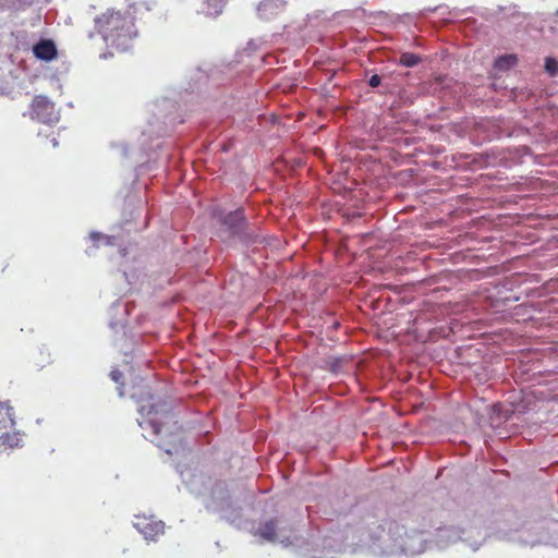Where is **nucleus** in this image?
<instances>
[{
	"instance_id": "1",
	"label": "nucleus",
	"mask_w": 558,
	"mask_h": 558,
	"mask_svg": "<svg viewBox=\"0 0 558 558\" xmlns=\"http://www.w3.org/2000/svg\"><path fill=\"white\" fill-rule=\"evenodd\" d=\"M95 28L107 47L126 50L137 32L135 19L129 11L109 9L95 19Z\"/></svg>"
},
{
	"instance_id": "11",
	"label": "nucleus",
	"mask_w": 558,
	"mask_h": 558,
	"mask_svg": "<svg viewBox=\"0 0 558 558\" xmlns=\"http://www.w3.org/2000/svg\"><path fill=\"white\" fill-rule=\"evenodd\" d=\"M421 62V58L412 52H404L400 56L399 63L407 68H412Z\"/></svg>"
},
{
	"instance_id": "12",
	"label": "nucleus",
	"mask_w": 558,
	"mask_h": 558,
	"mask_svg": "<svg viewBox=\"0 0 558 558\" xmlns=\"http://www.w3.org/2000/svg\"><path fill=\"white\" fill-rule=\"evenodd\" d=\"M545 71L550 75L555 76L558 74V61L551 57L545 60Z\"/></svg>"
},
{
	"instance_id": "9",
	"label": "nucleus",
	"mask_w": 558,
	"mask_h": 558,
	"mask_svg": "<svg viewBox=\"0 0 558 558\" xmlns=\"http://www.w3.org/2000/svg\"><path fill=\"white\" fill-rule=\"evenodd\" d=\"M256 534L266 541L274 542L277 535V521L275 519H271L264 522L258 527Z\"/></svg>"
},
{
	"instance_id": "5",
	"label": "nucleus",
	"mask_w": 558,
	"mask_h": 558,
	"mask_svg": "<svg viewBox=\"0 0 558 558\" xmlns=\"http://www.w3.org/2000/svg\"><path fill=\"white\" fill-rule=\"evenodd\" d=\"M0 433V451L7 452L23 446V436L14 427L2 429Z\"/></svg>"
},
{
	"instance_id": "14",
	"label": "nucleus",
	"mask_w": 558,
	"mask_h": 558,
	"mask_svg": "<svg viewBox=\"0 0 558 558\" xmlns=\"http://www.w3.org/2000/svg\"><path fill=\"white\" fill-rule=\"evenodd\" d=\"M149 425L155 435L159 436L163 433V429H165L163 423H158L156 420H150Z\"/></svg>"
},
{
	"instance_id": "13",
	"label": "nucleus",
	"mask_w": 558,
	"mask_h": 558,
	"mask_svg": "<svg viewBox=\"0 0 558 558\" xmlns=\"http://www.w3.org/2000/svg\"><path fill=\"white\" fill-rule=\"evenodd\" d=\"M171 436L173 437V439L171 441H169V444H166L162 440H159L157 442V446L159 448H162L168 454H172L173 450L175 449V441H177V438H178L172 433H171Z\"/></svg>"
},
{
	"instance_id": "8",
	"label": "nucleus",
	"mask_w": 558,
	"mask_h": 558,
	"mask_svg": "<svg viewBox=\"0 0 558 558\" xmlns=\"http://www.w3.org/2000/svg\"><path fill=\"white\" fill-rule=\"evenodd\" d=\"M15 427L13 408L8 402L0 401V432Z\"/></svg>"
},
{
	"instance_id": "6",
	"label": "nucleus",
	"mask_w": 558,
	"mask_h": 558,
	"mask_svg": "<svg viewBox=\"0 0 558 558\" xmlns=\"http://www.w3.org/2000/svg\"><path fill=\"white\" fill-rule=\"evenodd\" d=\"M33 53L37 59L49 62L57 58L58 50L51 39H40L33 46Z\"/></svg>"
},
{
	"instance_id": "2",
	"label": "nucleus",
	"mask_w": 558,
	"mask_h": 558,
	"mask_svg": "<svg viewBox=\"0 0 558 558\" xmlns=\"http://www.w3.org/2000/svg\"><path fill=\"white\" fill-rule=\"evenodd\" d=\"M31 116L39 122L51 123L56 120L54 104L46 96H36L31 105Z\"/></svg>"
},
{
	"instance_id": "3",
	"label": "nucleus",
	"mask_w": 558,
	"mask_h": 558,
	"mask_svg": "<svg viewBox=\"0 0 558 558\" xmlns=\"http://www.w3.org/2000/svg\"><path fill=\"white\" fill-rule=\"evenodd\" d=\"M387 526H388V531L389 533L392 534V539L397 543H399L400 547L404 550V551H411V553H420L424 549V546H423V543H424V539L422 537V533H417L415 532L414 533V536L418 537V546L415 547L413 544H412V536H409L407 533L404 534V536L400 533V530H403V526H401L398 522L396 521H388L385 523Z\"/></svg>"
},
{
	"instance_id": "16",
	"label": "nucleus",
	"mask_w": 558,
	"mask_h": 558,
	"mask_svg": "<svg viewBox=\"0 0 558 558\" xmlns=\"http://www.w3.org/2000/svg\"><path fill=\"white\" fill-rule=\"evenodd\" d=\"M90 238H92L94 241H96V240H98V239L100 238V234H99V233H96V232H93V233H90Z\"/></svg>"
},
{
	"instance_id": "10",
	"label": "nucleus",
	"mask_w": 558,
	"mask_h": 558,
	"mask_svg": "<svg viewBox=\"0 0 558 558\" xmlns=\"http://www.w3.org/2000/svg\"><path fill=\"white\" fill-rule=\"evenodd\" d=\"M518 62V58L515 54H506L501 56L495 61V68L500 71L509 70L514 66Z\"/></svg>"
},
{
	"instance_id": "7",
	"label": "nucleus",
	"mask_w": 558,
	"mask_h": 558,
	"mask_svg": "<svg viewBox=\"0 0 558 558\" xmlns=\"http://www.w3.org/2000/svg\"><path fill=\"white\" fill-rule=\"evenodd\" d=\"M222 225H225L232 233H236L241 231L245 226V217L242 209H236L232 213H229L221 220Z\"/></svg>"
},
{
	"instance_id": "4",
	"label": "nucleus",
	"mask_w": 558,
	"mask_h": 558,
	"mask_svg": "<svg viewBox=\"0 0 558 558\" xmlns=\"http://www.w3.org/2000/svg\"><path fill=\"white\" fill-rule=\"evenodd\" d=\"M134 526L147 541L155 542L165 533V523L154 517H136Z\"/></svg>"
},
{
	"instance_id": "15",
	"label": "nucleus",
	"mask_w": 558,
	"mask_h": 558,
	"mask_svg": "<svg viewBox=\"0 0 558 558\" xmlns=\"http://www.w3.org/2000/svg\"><path fill=\"white\" fill-rule=\"evenodd\" d=\"M380 82H381V78L377 74L372 75L369 78V85L372 87H378L380 85Z\"/></svg>"
}]
</instances>
